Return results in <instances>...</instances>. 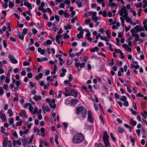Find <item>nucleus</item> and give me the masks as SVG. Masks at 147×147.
Masks as SVG:
<instances>
[{
    "instance_id": "59",
    "label": "nucleus",
    "mask_w": 147,
    "mask_h": 147,
    "mask_svg": "<svg viewBox=\"0 0 147 147\" xmlns=\"http://www.w3.org/2000/svg\"><path fill=\"white\" fill-rule=\"evenodd\" d=\"M3 67V65H1L0 66V74H1L2 73H3L4 72V71L2 67Z\"/></svg>"
},
{
    "instance_id": "30",
    "label": "nucleus",
    "mask_w": 147,
    "mask_h": 147,
    "mask_svg": "<svg viewBox=\"0 0 147 147\" xmlns=\"http://www.w3.org/2000/svg\"><path fill=\"white\" fill-rule=\"evenodd\" d=\"M127 99V97L125 96H122L121 98L119 99L120 101L124 102Z\"/></svg>"
},
{
    "instance_id": "34",
    "label": "nucleus",
    "mask_w": 147,
    "mask_h": 147,
    "mask_svg": "<svg viewBox=\"0 0 147 147\" xmlns=\"http://www.w3.org/2000/svg\"><path fill=\"white\" fill-rule=\"evenodd\" d=\"M106 34L108 37V38L110 39L111 38V36H110V31L107 30L106 31Z\"/></svg>"
},
{
    "instance_id": "6",
    "label": "nucleus",
    "mask_w": 147,
    "mask_h": 147,
    "mask_svg": "<svg viewBox=\"0 0 147 147\" xmlns=\"http://www.w3.org/2000/svg\"><path fill=\"white\" fill-rule=\"evenodd\" d=\"M10 61L12 63L16 64L18 63V61L14 57L10 55Z\"/></svg>"
},
{
    "instance_id": "48",
    "label": "nucleus",
    "mask_w": 147,
    "mask_h": 147,
    "mask_svg": "<svg viewBox=\"0 0 147 147\" xmlns=\"http://www.w3.org/2000/svg\"><path fill=\"white\" fill-rule=\"evenodd\" d=\"M27 29L24 28L23 29L22 32V34L24 35V36L27 34Z\"/></svg>"
},
{
    "instance_id": "31",
    "label": "nucleus",
    "mask_w": 147,
    "mask_h": 147,
    "mask_svg": "<svg viewBox=\"0 0 147 147\" xmlns=\"http://www.w3.org/2000/svg\"><path fill=\"white\" fill-rule=\"evenodd\" d=\"M110 135L111 138L114 142H115L116 141V138L114 136L112 133H110Z\"/></svg>"
},
{
    "instance_id": "49",
    "label": "nucleus",
    "mask_w": 147,
    "mask_h": 147,
    "mask_svg": "<svg viewBox=\"0 0 147 147\" xmlns=\"http://www.w3.org/2000/svg\"><path fill=\"white\" fill-rule=\"evenodd\" d=\"M128 11L125 12L124 13V14H123V15L122 16H123L124 18H125L126 17H127L128 16V14L127 13Z\"/></svg>"
},
{
    "instance_id": "8",
    "label": "nucleus",
    "mask_w": 147,
    "mask_h": 147,
    "mask_svg": "<svg viewBox=\"0 0 147 147\" xmlns=\"http://www.w3.org/2000/svg\"><path fill=\"white\" fill-rule=\"evenodd\" d=\"M83 106H81L79 107H78L76 108V113L77 114H79L81 113L84 109Z\"/></svg>"
},
{
    "instance_id": "27",
    "label": "nucleus",
    "mask_w": 147,
    "mask_h": 147,
    "mask_svg": "<svg viewBox=\"0 0 147 147\" xmlns=\"http://www.w3.org/2000/svg\"><path fill=\"white\" fill-rule=\"evenodd\" d=\"M38 52L39 53H40L41 55L44 54L45 51V49H42L40 47H39L38 48Z\"/></svg>"
},
{
    "instance_id": "64",
    "label": "nucleus",
    "mask_w": 147,
    "mask_h": 147,
    "mask_svg": "<svg viewBox=\"0 0 147 147\" xmlns=\"http://www.w3.org/2000/svg\"><path fill=\"white\" fill-rule=\"evenodd\" d=\"M129 102L126 100L124 101L123 103V105L125 107H128L129 106Z\"/></svg>"
},
{
    "instance_id": "18",
    "label": "nucleus",
    "mask_w": 147,
    "mask_h": 147,
    "mask_svg": "<svg viewBox=\"0 0 147 147\" xmlns=\"http://www.w3.org/2000/svg\"><path fill=\"white\" fill-rule=\"evenodd\" d=\"M61 35H57L55 37V40L57 43L59 44H60V38L61 37Z\"/></svg>"
},
{
    "instance_id": "2",
    "label": "nucleus",
    "mask_w": 147,
    "mask_h": 147,
    "mask_svg": "<svg viewBox=\"0 0 147 147\" xmlns=\"http://www.w3.org/2000/svg\"><path fill=\"white\" fill-rule=\"evenodd\" d=\"M65 96H72L75 97H76L78 94V91L75 89H71L68 87L65 88Z\"/></svg>"
},
{
    "instance_id": "12",
    "label": "nucleus",
    "mask_w": 147,
    "mask_h": 147,
    "mask_svg": "<svg viewBox=\"0 0 147 147\" xmlns=\"http://www.w3.org/2000/svg\"><path fill=\"white\" fill-rule=\"evenodd\" d=\"M17 36L20 39L23 40L24 39V35L23 34L20 32H18L17 33Z\"/></svg>"
},
{
    "instance_id": "14",
    "label": "nucleus",
    "mask_w": 147,
    "mask_h": 147,
    "mask_svg": "<svg viewBox=\"0 0 147 147\" xmlns=\"http://www.w3.org/2000/svg\"><path fill=\"white\" fill-rule=\"evenodd\" d=\"M82 116V117L85 118L86 117V115L87 113V111L86 109H84L81 112Z\"/></svg>"
},
{
    "instance_id": "19",
    "label": "nucleus",
    "mask_w": 147,
    "mask_h": 147,
    "mask_svg": "<svg viewBox=\"0 0 147 147\" xmlns=\"http://www.w3.org/2000/svg\"><path fill=\"white\" fill-rule=\"evenodd\" d=\"M52 103L51 107H50L53 109H55L56 107V105L55 103V101L54 99H52L51 101L50 102Z\"/></svg>"
},
{
    "instance_id": "41",
    "label": "nucleus",
    "mask_w": 147,
    "mask_h": 147,
    "mask_svg": "<svg viewBox=\"0 0 147 147\" xmlns=\"http://www.w3.org/2000/svg\"><path fill=\"white\" fill-rule=\"evenodd\" d=\"M130 32H131L132 35V36H134V35H135L136 34V33H137V32H136V31L135 29L134 28V29H132L131 30Z\"/></svg>"
},
{
    "instance_id": "44",
    "label": "nucleus",
    "mask_w": 147,
    "mask_h": 147,
    "mask_svg": "<svg viewBox=\"0 0 147 147\" xmlns=\"http://www.w3.org/2000/svg\"><path fill=\"white\" fill-rule=\"evenodd\" d=\"M53 28L52 29H53V31L54 32H56L57 30V27L55 25V24L54 23H53L52 25Z\"/></svg>"
},
{
    "instance_id": "61",
    "label": "nucleus",
    "mask_w": 147,
    "mask_h": 147,
    "mask_svg": "<svg viewBox=\"0 0 147 147\" xmlns=\"http://www.w3.org/2000/svg\"><path fill=\"white\" fill-rule=\"evenodd\" d=\"M69 36L68 35L67 33H65L64 34V36L63 37V38L65 39L66 38H69Z\"/></svg>"
},
{
    "instance_id": "54",
    "label": "nucleus",
    "mask_w": 147,
    "mask_h": 147,
    "mask_svg": "<svg viewBox=\"0 0 147 147\" xmlns=\"http://www.w3.org/2000/svg\"><path fill=\"white\" fill-rule=\"evenodd\" d=\"M22 111L24 114V116L25 117H28V116L26 114V112L25 110H22Z\"/></svg>"
},
{
    "instance_id": "36",
    "label": "nucleus",
    "mask_w": 147,
    "mask_h": 147,
    "mask_svg": "<svg viewBox=\"0 0 147 147\" xmlns=\"http://www.w3.org/2000/svg\"><path fill=\"white\" fill-rule=\"evenodd\" d=\"M38 28L40 29H42L43 26L42 24H40L39 22L37 23V26H36Z\"/></svg>"
},
{
    "instance_id": "24",
    "label": "nucleus",
    "mask_w": 147,
    "mask_h": 147,
    "mask_svg": "<svg viewBox=\"0 0 147 147\" xmlns=\"http://www.w3.org/2000/svg\"><path fill=\"white\" fill-rule=\"evenodd\" d=\"M142 116L144 119H146L147 117V112L146 111H144L143 112H141V113Z\"/></svg>"
},
{
    "instance_id": "58",
    "label": "nucleus",
    "mask_w": 147,
    "mask_h": 147,
    "mask_svg": "<svg viewBox=\"0 0 147 147\" xmlns=\"http://www.w3.org/2000/svg\"><path fill=\"white\" fill-rule=\"evenodd\" d=\"M23 63L24 66H29L30 65V63L26 61H24Z\"/></svg>"
},
{
    "instance_id": "52",
    "label": "nucleus",
    "mask_w": 147,
    "mask_h": 147,
    "mask_svg": "<svg viewBox=\"0 0 147 147\" xmlns=\"http://www.w3.org/2000/svg\"><path fill=\"white\" fill-rule=\"evenodd\" d=\"M77 19V17L76 16L74 17V18L71 19V22L72 23H74L75 22V21Z\"/></svg>"
},
{
    "instance_id": "47",
    "label": "nucleus",
    "mask_w": 147,
    "mask_h": 147,
    "mask_svg": "<svg viewBox=\"0 0 147 147\" xmlns=\"http://www.w3.org/2000/svg\"><path fill=\"white\" fill-rule=\"evenodd\" d=\"M9 72H8L7 74V76L6 77L5 82L6 83H8L9 82V78L8 76Z\"/></svg>"
},
{
    "instance_id": "57",
    "label": "nucleus",
    "mask_w": 147,
    "mask_h": 147,
    "mask_svg": "<svg viewBox=\"0 0 147 147\" xmlns=\"http://www.w3.org/2000/svg\"><path fill=\"white\" fill-rule=\"evenodd\" d=\"M122 47H123L126 51H127V49L128 48V46L126 44H125L123 45H122Z\"/></svg>"
},
{
    "instance_id": "26",
    "label": "nucleus",
    "mask_w": 147,
    "mask_h": 147,
    "mask_svg": "<svg viewBox=\"0 0 147 147\" xmlns=\"http://www.w3.org/2000/svg\"><path fill=\"white\" fill-rule=\"evenodd\" d=\"M131 123L134 126H135L136 124V121L134 120L132 118H131L130 120Z\"/></svg>"
},
{
    "instance_id": "60",
    "label": "nucleus",
    "mask_w": 147,
    "mask_h": 147,
    "mask_svg": "<svg viewBox=\"0 0 147 147\" xmlns=\"http://www.w3.org/2000/svg\"><path fill=\"white\" fill-rule=\"evenodd\" d=\"M113 45L112 44H111V43H109V50L112 52H113V49L112 47V46H113Z\"/></svg>"
},
{
    "instance_id": "35",
    "label": "nucleus",
    "mask_w": 147,
    "mask_h": 147,
    "mask_svg": "<svg viewBox=\"0 0 147 147\" xmlns=\"http://www.w3.org/2000/svg\"><path fill=\"white\" fill-rule=\"evenodd\" d=\"M82 1L79 3L78 1H76V3L77 4L78 7L80 8L82 7Z\"/></svg>"
},
{
    "instance_id": "17",
    "label": "nucleus",
    "mask_w": 147,
    "mask_h": 147,
    "mask_svg": "<svg viewBox=\"0 0 147 147\" xmlns=\"http://www.w3.org/2000/svg\"><path fill=\"white\" fill-rule=\"evenodd\" d=\"M71 104L76 105L79 102V101L77 99H72L70 100Z\"/></svg>"
},
{
    "instance_id": "29",
    "label": "nucleus",
    "mask_w": 147,
    "mask_h": 147,
    "mask_svg": "<svg viewBox=\"0 0 147 147\" xmlns=\"http://www.w3.org/2000/svg\"><path fill=\"white\" fill-rule=\"evenodd\" d=\"M134 36V37H135V40L136 42L139 41V34H136Z\"/></svg>"
},
{
    "instance_id": "37",
    "label": "nucleus",
    "mask_w": 147,
    "mask_h": 147,
    "mask_svg": "<svg viewBox=\"0 0 147 147\" xmlns=\"http://www.w3.org/2000/svg\"><path fill=\"white\" fill-rule=\"evenodd\" d=\"M82 88L83 89L85 90V91L87 92H89V90H88L87 87L85 85L82 86Z\"/></svg>"
},
{
    "instance_id": "56",
    "label": "nucleus",
    "mask_w": 147,
    "mask_h": 147,
    "mask_svg": "<svg viewBox=\"0 0 147 147\" xmlns=\"http://www.w3.org/2000/svg\"><path fill=\"white\" fill-rule=\"evenodd\" d=\"M32 31L34 34H36L38 32L37 30L35 28L32 29Z\"/></svg>"
},
{
    "instance_id": "21",
    "label": "nucleus",
    "mask_w": 147,
    "mask_h": 147,
    "mask_svg": "<svg viewBox=\"0 0 147 147\" xmlns=\"http://www.w3.org/2000/svg\"><path fill=\"white\" fill-rule=\"evenodd\" d=\"M99 51V49L97 47H94V48H92L90 49V51L92 52H94L95 51L98 52Z\"/></svg>"
},
{
    "instance_id": "33",
    "label": "nucleus",
    "mask_w": 147,
    "mask_h": 147,
    "mask_svg": "<svg viewBox=\"0 0 147 147\" xmlns=\"http://www.w3.org/2000/svg\"><path fill=\"white\" fill-rule=\"evenodd\" d=\"M41 107L44 113H45L46 108V107L45 104H42V105Z\"/></svg>"
},
{
    "instance_id": "53",
    "label": "nucleus",
    "mask_w": 147,
    "mask_h": 147,
    "mask_svg": "<svg viewBox=\"0 0 147 147\" xmlns=\"http://www.w3.org/2000/svg\"><path fill=\"white\" fill-rule=\"evenodd\" d=\"M11 135L12 136H13L14 137H16V139H17L18 138V134H17V133L16 131H15Z\"/></svg>"
},
{
    "instance_id": "23",
    "label": "nucleus",
    "mask_w": 147,
    "mask_h": 147,
    "mask_svg": "<svg viewBox=\"0 0 147 147\" xmlns=\"http://www.w3.org/2000/svg\"><path fill=\"white\" fill-rule=\"evenodd\" d=\"M118 132L119 133H122L124 131V130L123 128L119 126L118 127Z\"/></svg>"
},
{
    "instance_id": "3",
    "label": "nucleus",
    "mask_w": 147,
    "mask_h": 147,
    "mask_svg": "<svg viewBox=\"0 0 147 147\" xmlns=\"http://www.w3.org/2000/svg\"><path fill=\"white\" fill-rule=\"evenodd\" d=\"M109 136L107 134V131H105L103 133L102 140L105 144V147H108L110 144L109 141Z\"/></svg>"
},
{
    "instance_id": "9",
    "label": "nucleus",
    "mask_w": 147,
    "mask_h": 147,
    "mask_svg": "<svg viewBox=\"0 0 147 147\" xmlns=\"http://www.w3.org/2000/svg\"><path fill=\"white\" fill-rule=\"evenodd\" d=\"M20 140L19 139L18 140H14L12 142L13 146H16V144H17L18 145L20 146L21 145L22 143Z\"/></svg>"
},
{
    "instance_id": "40",
    "label": "nucleus",
    "mask_w": 147,
    "mask_h": 147,
    "mask_svg": "<svg viewBox=\"0 0 147 147\" xmlns=\"http://www.w3.org/2000/svg\"><path fill=\"white\" fill-rule=\"evenodd\" d=\"M4 1L5 3L3 5V7L4 8H6L8 6V5L7 3L8 1V0H4Z\"/></svg>"
},
{
    "instance_id": "62",
    "label": "nucleus",
    "mask_w": 147,
    "mask_h": 147,
    "mask_svg": "<svg viewBox=\"0 0 147 147\" xmlns=\"http://www.w3.org/2000/svg\"><path fill=\"white\" fill-rule=\"evenodd\" d=\"M4 94V91L3 88L1 87L0 88V95H2Z\"/></svg>"
},
{
    "instance_id": "28",
    "label": "nucleus",
    "mask_w": 147,
    "mask_h": 147,
    "mask_svg": "<svg viewBox=\"0 0 147 147\" xmlns=\"http://www.w3.org/2000/svg\"><path fill=\"white\" fill-rule=\"evenodd\" d=\"M52 41L49 39H48L46 41V42H44V44L45 45H51L52 43Z\"/></svg>"
},
{
    "instance_id": "13",
    "label": "nucleus",
    "mask_w": 147,
    "mask_h": 147,
    "mask_svg": "<svg viewBox=\"0 0 147 147\" xmlns=\"http://www.w3.org/2000/svg\"><path fill=\"white\" fill-rule=\"evenodd\" d=\"M127 11L126 9V7L125 6H123L122 7L121 9V10L120 11L119 14L120 16H122L124 13Z\"/></svg>"
},
{
    "instance_id": "46",
    "label": "nucleus",
    "mask_w": 147,
    "mask_h": 147,
    "mask_svg": "<svg viewBox=\"0 0 147 147\" xmlns=\"http://www.w3.org/2000/svg\"><path fill=\"white\" fill-rule=\"evenodd\" d=\"M91 18L92 20H93L95 22H97L98 20V17L96 16L94 17L92 16Z\"/></svg>"
},
{
    "instance_id": "50",
    "label": "nucleus",
    "mask_w": 147,
    "mask_h": 147,
    "mask_svg": "<svg viewBox=\"0 0 147 147\" xmlns=\"http://www.w3.org/2000/svg\"><path fill=\"white\" fill-rule=\"evenodd\" d=\"M68 78L69 81L71 82L73 80L72 75L71 74H69Z\"/></svg>"
},
{
    "instance_id": "55",
    "label": "nucleus",
    "mask_w": 147,
    "mask_h": 147,
    "mask_svg": "<svg viewBox=\"0 0 147 147\" xmlns=\"http://www.w3.org/2000/svg\"><path fill=\"white\" fill-rule=\"evenodd\" d=\"M114 59L112 58L111 59V63L109 62L108 64L109 65L112 66L114 65Z\"/></svg>"
},
{
    "instance_id": "1",
    "label": "nucleus",
    "mask_w": 147,
    "mask_h": 147,
    "mask_svg": "<svg viewBox=\"0 0 147 147\" xmlns=\"http://www.w3.org/2000/svg\"><path fill=\"white\" fill-rule=\"evenodd\" d=\"M84 135L81 133H76L73 136L72 142L74 144H79L82 142L84 140Z\"/></svg>"
},
{
    "instance_id": "4",
    "label": "nucleus",
    "mask_w": 147,
    "mask_h": 147,
    "mask_svg": "<svg viewBox=\"0 0 147 147\" xmlns=\"http://www.w3.org/2000/svg\"><path fill=\"white\" fill-rule=\"evenodd\" d=\"M135 29L136 32H138L139 31H144V28H143L142 26H140L138 25H137L134 27Z\"/></svg>"
},
{
    "instance_id": "43",
    "label": "nucleus",
    "mask_w": 147,
    "mask_h": 147,
    "mask_svg": "<svg viewBox=\"0 0 147 147\" xmlns=\"http://www.w3.org/2000/svg\"><path fill=\"white\" fill-rule=\"evenodd\" d=\"M131 38L129 37L127 39V42L128 43V45L129 46H131L132 45V42L131 41Z\"/></svg>"
},
{
    "instance_id": "5",
    "label": "nucleus",
    "mask_w": 147,
    "mask_h": 147,
    "mask_svg": "<svg viewBox=\"0 0 147 147\" xmlns=\"http://www.w3.org/2000/svg\"><path fill=\"white\" fill-rule=\"evenodd\" d=\"M85 63L84 62H82L80 63V62L78 63H75V66L76 67H80V68H82L85 66Z\"/></svg>"
},
{
    "instance_id": "7",
    "label": "nucleus",
    "mask_w": 147,
    "mask_h": 147,
    "mask_svg": "<svg viewBox=\"0 0 147 147\" xmlns=\"http://www.w3.org/2000/svg\"><path fill=\"white\" fill-rule=\"evenodd\" d=\"M3 110H1L0 111V117L1 119L4 121L6 119V116L5 114L3 113Z\"/></svg>"
},
{
    "instance_id": "11",
    "label": "nucleus",
    "mask_w": 147,
    "mask_h": 147,
    "mask_svg": "<svg viewBox=\"0 0 147 147\" xmlns=\"http://www.w3.org/2000/svg\"><path fill=\"white\" fill-rule=\"evenodd\" d=\"M24 5L27 7L29 10H31L32 9L31 4L25 1L24 3Z\"/></svg>"
},
{
    "instance_id": "20",
    "label": "nucleus",
    "mask_w": 147,
    "mask_h": 147,
    "mask_svg": "<svg viewBox=\"0 0 147 147\" xmlns=\"http://www.w3.org/2000/svg\"><path fill=\"white\" fill-rule=\"evenodd\" d=\"M43 74L42 73H39L38 75L35 77V79L36 80H38L42 78L43 76Z\"/></svg>"
},
{
    "instance_id": "45",
    "label": "nucleus",
    "mask_w": 147,
    "mask_h": 147,
    "mask_svg": "<svg viewBox=\"0 0 147 147\" xmlns=\"http://www.w3.org/2000/svg\"><path fill=\"white\" fill-rule=\"evenodd\" d=\"M88 120L91 123H92L93 122V119L92 116L88 117Z\"/></svg>"
},
{
    "instance_id": "51",
    "label": "nucleus",
    "mask_w": 147,
    "mask_h": 147,
    "mask_svg": "<svg viewBox=\"0 0 147 147\" xmlns=\"http://www.w3.org/2000/svg\"><path fill=\"white\" fill-rule=\"evenodd\" d=\"M99 119L101 121V122L102 123V124L103 125H104V119L101 116V115H100L99 117Z\"/></svg>"
},
{
    "instance_id": "25",
    "label": "nucleus",
    "mask_w": 147,
    "mask_h": 147,
    "mask_svg": "<svg viewBox=\"0 0 147 147\" xmlns=\"http://www.w3.org/2000/svg\"><path fill=\"white\" fill-rule=\"evenodd\" d=\"M118 50L119 51V53L120 55V58L121 59H123L124 57V56L123 52L119 49H118Z\"/></svg>"
},
{
    "instance_id": "22",
    "label": "nucleus",
    "mask_w": 147,
    "mask_h": 147,
    "mask_svg": "<svg viewBox=\"0 0 147 147\" xmlns=\"http://www.w3.org/2000/svg\"><path fill=\"white\" fill-rule=\"evenodd\" d=\"M94 147H105L104 145L100 143H95L94 145Z\"/></svg>"
},
{
    "instance_id": "42",
    "label": "nucleus",
    "mask_w": 147,
    "mask_h": 147,
    "mask_svg": "<svg viewBox=\"0 0 147 147\" xmlns=\"http://www.w3.org/2000/svg\"><path fill=\"white\" fill-rule=\"evenodd\" d=\"M22 124V120H20L19 121L16 122V126H20Z\"/></svg>"
},
{
    "instance_id": "16",
    "label": "nucleus",
    "mask_w": 147,
    "mask_h": 147,
    "mask_svg": "<svg viewBox=\"0 0 147 147\" xmlns=\"http://www.w3.org/2000/svg\"><path fill=\"white\" fill-rule=\"evenodd\" d=\"M33 99L36 101H37L38 100L39 101L41 100L42 98L40 96H38L37 95H36L33 97Z\"/></svg>"
},
{
    "instance_id": "10",
    "label": "nucleus",
    "mask_w": 147,
    "mask_h": 147,
    "mask_svg": "<svg viewBox=\"0 0 147 147\" xmlns=\"http://www.w3.org/2000/svg\"><path fill=\"white\" fill-rule=\"evenodd\" d=\"M8 138L7 137H6L4 138L3 143V147H6L7 144L8 142Z\"/></svg>"
},
{
    "instance_id": "15",
    "label": "nucleus",
    "mask_w": 147,
    "mask_h": 147,
    "mask_svg": "<svg viewBox=\"0 0 147 147\" xmlns=\"http://www.w3.org/2000/svg\"><path fill=\"white\" fill-rule=\"evenodd\" d=\"M133 65L135 69H137L139 68V66L138 64V62L136 61H133Z\"/></svg>"
},
{
    "instance_id": "63",
    "label": "nucleus",
    "mask_w": 147,
    "mask_h": 147,
    "mask_svg": "<svg viewBox=\"0 0 147 147\" xmlns=\"http://www.w3.org/2000/svg\"><path fill=\"white\" fill-rule=\"evenodd\" d=\"M64 17L65 18H68L70 15L69 14L66 12H65L64 13Z\"/></svg>"
},
{
    "instance_id": "32",
    "label": "nucleus",
    "mask_w": 147,
    "mask_h": 147,
    "mask_svg": "<svg viewBox=\"0 0 147 147\" xmlns=\"http://www.w3.org/2000/svg\"><path fill=\"white\" fill-rule=\"evenodd\" d=\"M67 26H65L64 27V28L65 30H67L68 29H70L71 28V25L69 24H67Z\"/></svg>"
},
{
    "instance_id": "39",
    "label": "nucleus",
    "mask_w": 147,
    "mask_h": 147,
    "mask_svg": "<svg viewBox=\"0 0 147 147\" xmlns=\"http://www.w3.org/2000/svg\"><path fill=\"white\" fill-rule=\"evenodd\" d=\"M46 101L49 103V105L50 107H51L52 106V103L51 102V99L49 98H47L45 100Z\"/></svg>"
},
{
    "instance_id": "38",
    "label": "nucleus",
    "mask_w": 147,
    "mask_h": 147,
    "mask_svg": "<svg viewBox=\"0 0 147 147\" xmlns=\"http://www.w3.org/2000/svg\"><path fill=\"white\" fill-rule=\"evenodd\" d=\"M129 110L131 112V113L133 114L136 115L138 114V113L137 111H136L132 109H129Z\"/></svg>"
}]
</instances>
